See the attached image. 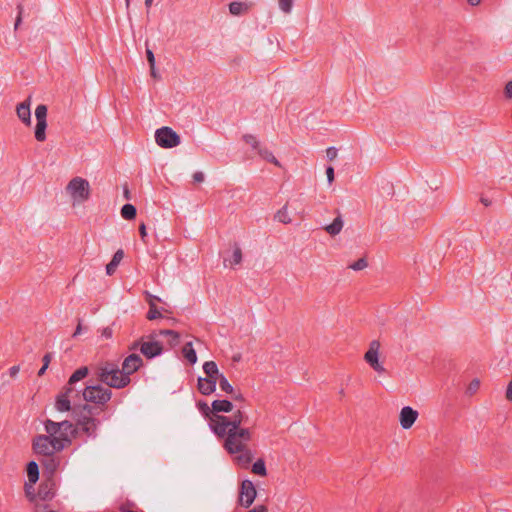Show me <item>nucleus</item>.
I'll list each match as a JSON object with an SVG mask.
<instances>
[{"instance_id": "nucleus-42", "label": "nucleus", "mask_w": 512, "mask_h": 512, "mask_svg": "<svg viewBox=\"0 0 512 512\" xmlns=\"http://www.w3.org/2000/svg\"><path fill=\"white\" fill-rule=\"evenodd\" d=\"M326 176L328 183L331 184L334 181V168L332 166L326 168Z\"/></svg>"}, {"instance_id": "nucleus-6", "label": "nucleus", "mask_w": 512, "mask_h": 512, "mask_svg": "<svg viewBox=\"0 0 512 512\" xmlns=\"http://www.w3.org/2000/svg\"><path fill=\"white\" fill-rule=\"evenodd\" d=\"M66 191L70 195L73 203H83L90 197L89 182L82 177L72 178L66 186Z\"/></svg>"}, {"instance_id": "nucleus-7", "label": "nucleus", "mask_w": 512, "mask_h": 512, "mask_svg": "<svg viewBox=\"0 0 512 512\" xmlns=\"http://www.w3.org/2000/svg\"><path fill=\"white\" fill-rule=\"evenodd\" d=\"M32 448L35 454L43 457L52 456L64 449L58 441L49 439L46 434L36 436L33 439Z\"/></svg>"}, {"instance_id": "nucleus-57", "label": "nucleus", "mask_w": 512, "mask_h": 512, "mask_svg": "<svg viewBox=\"0 0 512 512\" xmlns=\"http://www.w3.org/2000/svg\"><path fill=\"white\" fill-rule=\"evenodd\" d=\"M124 197L126 199L130 198V192H129V190H128V188L126 186L124 187Z\"/></svg>"}, {"instance_id": "nucleus-9", "label": "nucleus", "mask_w": 512, "mask_h": 512, "mask_svg": "<svg viewBox=\"0 0 512 512\" xmlns=\"http://www.w3.org/2000/svg\"><path fill=\"white\" fill-rule=\"evenodd\" d=\"M80 399V390L64 387L55 398V409L58 412H68L72 409V403Z\"/></svg>"}, {"instance_id": "nucleus-8", "label": "nucleus", "mask_w": 512, "mask_h": 512, "mask_svg": "<svg viewBox=\"0 0 512 512\" xmlns=\"http://www.w3.org/2000/svg\"><path fill=\"white\" fill-rule=\"evenodd\" d=\"M130 350L139 349L140 352L148 359L160 356L163 353V346L159 341L154 340V335L147 337L146 341L138 340L131 344Z\"/></svg>"}, {"instance_id": "nucleus-39", "label": "nucleus", "mask_w": 512, "mask_h": 512, "mask_svg": "<svg viewBox=\"0 0 512 512\" xmlns=\"http://www.w3.org/2000/svg\"><path fill=\"white\" fill-rule=\"evenodd\" d=\"M17 10H18V15L15 20L14 30H17L18 27L20 26V24L22 23V14H23V10H24L22 4L17 5Z\"/></svg>"}, {"instance_id": "nucleus-18", "label": "nucleus", "mask_w": 512, "mask_h": 512, "mask_svg": "<svg viewBox=\"0 0 512 512\" xmlns=\"http://www.w3.org/2000/svg\"><path fill=\"white\" fill-rule=\"evenodd\" d=\"M379 349L380 343L377 340H373L370 345L368 351L364 355L365 361L371 366L372 364H376L379 360Z\"/></svg>"}, {"instance_id": "nucleus-19", "label": "nucleus", "mask_w": 512, "mask_h": 512, "mask_svg": "<svg viewBox=\"0 0 512 512\" xmlns=\"http://www.w3.org/2000/svg\"><path fill=\"white\" fill-rule=\"evenodd\" d=\"M343 227H344V220H343L340 212H338V215L333 220V222L331 224L324 226L323 228L330 236H336V235L340 234Z\"/></svg>"}, {"instance_id": "nucleus-41", "label": "nucleus", "mask_w": 512, "mask_h": 512, "mask_svg": "<svg viewBox=\"0 0 512 512\" xmlns=\"http://www.w3.org/2000/svg\"><path fill=\"white\" fill-rule=\"evenodd\" d=\"M146 57L149 63V66H155V56L151 49L146 48Z\"/></svg>"}, {"instance_id": "nucleus-59", "label": "nucleus", "mask_w": 512, "mask_h": 512, "mask_svg": "<svg viewBox=\"0 0 512 512\" xmlns=\"http://www.w3.org/2000/svg\"><path fill=\"white\" fill-rule=\"evenodd\" d=\"M481 203L484 204L485 206H489L490 205V202L484 200L483 198L481 200Z\"/></svg>"}, {"instance_id": "nucleus-31", "label": "nucleus", "mask_w": 512, "mask_h": 512, "mask_svg": "<svg viewBox=\"0 0 512 512\" xmlns=\"http://www.w3.org/2000/svg\"><path fill=\"white\" fill-rule=\"evenodd\" d=\"M137 210L132 204H125L121 208V216L126 220H132L136 217Z\"/></svg>"}, {"instance_id": "nucleus-50", "label": "nucleus", "mask_w": 512, "mask_h": 512, "mask_svg": "<svg viewBox=\"0 0 512 512\" xmlns=\"http://www.w3.org/2000/svg\"><path fill=\"white\" fill-rule=\"evenodd\" d=\"M102 336L105 338H110L112 336V329L109 327H106L102 330Z\"/></svg>"}, {"instance_id": "nucleus-46", "label": "nucleus", "mask_w": 512, "mask_h": 512, "mask_svg": "<svg viewBox=\"0 0 512 512\" xmlns=\"http://www.w3.org/2000/svg\"><path fill=\"white\" fill-rule=\"evenodd\" d=\"M505 96L508 99L512 98V81H509L505 86Z\"/></svg>"}, {"instance_id": "nucleus-51", "label": "nucleus", "mask_w": 512, "mask_h": 512, "mask_svg": "<svg viewBox=\"0 0 512 512\" xmlns=\"http://www.w3.org/2000/svg\"><path fill=\"white\" fill-rule=\"evenodd\" d=\"M51 358H52V355L50 353L45 354L43 357V365L49 366Z\"/></svg>"}, {"instance_id": "nucleus-20", "label": "nucleus", "mask_w": 512, "mask_h": 512, "mask_svg": "<svg viewBox=\"0 0 512 512\" xmlns=\"http://www.w3.org/2000/svg\"><path fill=\"white\" fill-rule=\"evenodd\" d=\"M89 373V369L86 366L78 368L74 373L70 376L66 388H75V384L80 380L84 379Z\"/></svg>"}, {"instance_id": "nucleus-53", "label": "nucleus", "mask_w": 512, "mask_h": 512, "mask_svg": "<svg viewBox=\"0 0 512 512\" xmlns=\"http://www.w3.org/2000/svg\"><path fill=\"white\" fill-rule=\"evenodd\" d=\"M82 332V325L81 323H78L76 329H75V332L73 334L74 337L78 336L79 334H81Z\"/></svg>"}, {"instance_id": "nucleus-14", "label": "nucleus", "mask_w": 512, "mask_h": 512, "mask_svg": "<svg viewBox=\"0 0 512 512\" xmlns=\"http://www.w3.org/2000/svg\"><path fill=\"white\" fill-rule=\"evenodd\" d=\"M418 416H419L418 411H416L415 409H413L410 406H404L401 409L400 414H399L400 426L404 430L410 429L416 422Z\"/></svg>"}, {"instance_id": "nucleus-44", "label": "nucleus", "mask_w": 512, "mask_h": 512, "mask_svg": "<svg viewBox=\"0 0 512 512\" xmlns=\"http://www.w3.org/2000/svg\"><path fill=\"white\" fill-rule=\"evenodd\" d=\"M478 385H479L478 379H475L474 381H472V383L469 385L468 392L470 394H474L478 389Z\"/></svg>"}, {"instance_id": "nucleus-43", "label": "nucleus", "mask_w": 512, "mask_h": 512, "mask_svg": "<svg viewBox=\"0 0 512 512\" xmlns=\"http://www.w3.org/2000/svg\"><path fill=\"white\" fill-rule=\"evenodd\" d=\"M371 367L379 374H383L386 372V369L379 360L376 362V364H372Z\"/></svg>"}, {"instance_id": "nucleus-54", "label": "nucleus", "mask_w": 512, "mask_h": 512, "mask_svg": "<svg viewBox=\"0 0 512 512\" xmlns=\"http://www.w3.org/2000/svg\"><path fill=\"white\" fill-rule=\"evenodd\" d=\"M150 73H151V76L153 78H157L158 77V74H157V71H156V67L155 66H150Z\"/></svg>"}, {"instance_id": "nucleus-3", "label": "nucleus", "mask_w": 512, "mask_h": 512, "mask_svg": "<svg viewBox=\"0 0 512 512\" xmlns=\"http://www.w3.org/2000/svg\"><path fill=\"white\" fill-rule=\"evenodd\" d=\"M44 429L48 438L58 441L63 448L71 444V435L75 432L74 425L67 420L56 422L46 419L44 421Z\"/></svg>"}, {"instance_id": "nucleus-23", "label": "nucleus", "mask_w": 512, "mask_h": 512, "mask_svg": "<svg viewBox=\"0 0 512 512\" xmlns=\"http://www.w3.org/2000/svg\"><path fill=\"white\" fill-rule=\"evenodd\" d=\"M212 407L214 410V413L219 414L221 412L223 413H229L233 410V404L231 401L223 399V400H214L212 402Z\"/></svg>"}, {"instance_id": "nucleus-40", "label": "nucleus", "mask_w": 512, "mask_h": 512, "mask_svg": "<svg viewBox=\"0 0 512 512\" xmlns=\"http://www.w3.org/2000/svg\"><path fill=\"white\" fill-rule=\"evenodd\" d=\"M338 155V150L335 147H328L326 149V156L328 160L332 161L334 160Z\"/></svg>"}, {"instance_id": "nucleus-12", "label": "nucleus", "mask_w": 512, "mask_h": 512, "mask_svg": "<svg viewBox=\"0 0 512 512\" xmlns=\"http://www.w3.org/2000/svg\"><path fill=\"white\" fill-rule=\"evenodd\" d=\"M256 489L250 480H244L241 484L239 503L243 507H249L256 498Z\"/></svg>"}, {"instance_id": "nucleus-56", "label": "nucleus", "mask_w": 512, "mask_h": 512, "mask_svg": "<svg viewBox=\"0 0 512 512\" xmlns=\"http://www.w3.org/2000/svg\"><path fill=\"white\" fill-rule=\"evenodd\" d=\"M468 3L472 6H477L480 4V0H468Z\"/></svg>"}, {"instance_id": "nucleus-16", "label": "nucleus", "mask_w": 512, "mask_h": 512, "mask_svg": "<svg viewBox=\"0 0 512 512\" xmlns=\"http://www.w3.org/2000/svg\"><path fill=\"white\" fill-rule=\"evenodd\" d=\"M197 408L200 411V413L209 421V427L212 431L214 430L213 424H214L215 417H225L224 415H219V414L214 413L213 407L212 406L210 407L204 401H199L197 403Z\"/></svg>"}, {"instance_id": "nucleus-5", "label": "nucleus", "mask_w": 512, "mask_h": 512, "mask_svg": "<svg viewBox=\"0 0 512 512\" xmlns=\"http://www.w3.org/2000/svg\"><path fill=\"white\" fill-rule=\"evenodd\" d=\"M80 396L86 402L104 406L111 400L112 391L101 384L87 385L83 390H80Z\"/></svg>"}, {"instance_id": "nucleus-36", "label": "nucleus", "mask_w": 512, "mask_h": 512, "mask_svg": "<svg viewBox=\"0 0 512 512\" xmlns=\"http://www.w3.org/2000/svg\"><path fill=\"white\" fill-rule=\"evenodd\" d=\"M279 9L285 14H289L292 11L294 0H278Z\"/></svg>"}, {"instance_id": "nucleus-30", "label": "nucleus", "mask_w": 512, "mask_h": 512, "mask_svg": "<svg viewBox=\"0 0 512 512\" xmlns=\"http://www.w3.org/2000/svg\"><path fill=\"white\" fill-rule=\"evenodd\" d=\"M258 154L265 159L266 161L273 163L276 166H280V162L277 160V158L274 156L273 152L270 151L268 148H259Z\"/></svg>"}, {"instance_id": "nucleus-1", "label": "nucleus", "mask_w": 512, "mask_h": 512, "mask_svg": "<svg viewBox=\"0 0 512 512\" xmlns=\"http://www.w3.org/2000/svg\"><path fill=\"white\" fill-rule=\"evenodd\" d=\"M244 413L237 410L232 416L215 417L213 433L225 438L224 448L229 454L235 455L236 463L241 467H248L254 454L248 443L252 439V433L248 428H241Z\"/></svg>"}, {"instance_id": "nucleus-37", "label": "nucleus", "mask_w": 512, "mask_h": 512, "mask_svg": "<svg viewBox=\"0 0 512 512\" xmlns=\"http://www.w3.org/2000/svg\"><path fill=\"white\" fill-rule=\"evenodd\" d=\"M368 266L367 260L365 258H360L354 263L349 265V268L354 271H360L365 269Z\"/></svg>"}, {"instance_id": "nucleus-38", "label": "nucleus", "mask_w": 512, "mask_h": 512, "mask_svg": "<svg viewBox=\"0 0 512 512\" xmlns=\"http://www.w3.org/2000/svg\"><path fill=\"white\" fill-rule=\"evenodd\" d=\"M243 140L249 144L253 149H259V141L252 134H246L243 136Z\"/></svg>"}, {"instance_id": "nucleus-26", "label": "nucleus", "mask_w": 512, "mask_h": 512, "mask_svg": "<svg viewBox=\"0 0 512 512\" xmlns=\"http://www.w3.org/2000/svg\"><path fill=\"white\" fill-rule=\"evenodd\" d=\"M183 356L190 364H195L197 362V354L195 349L193 348L192 342H187L182 349Z\"/></svg>"}, {"instance_id": "nucleus-61", "label": "nucleus", "mask_w": 512, "mask_h": 512, "mask_svg": "<svg viewBox=\"0 0 512 512\" xmlns=\"http://www.w3.org/2000/svg\"><path fill=\"white\" fill-rule=\"evenodd\" d=\"M50 512H55V511H50Z\"/></svg>"}, {"instance_id": "nucleus-27", "label": "nucleus", "mask_w": 512, "mask_h": 512, "mask_svg": "<svg viewBox=\"0 0 512 512\" xmlns=\"http://www.w3.org/2000/svg\"><path fill=\"white\" fill-rule=\"evenodd\" d=\"M203 371L207 377L213 379H218L219 375L221 374L219 373L218 366L214 361H206L203 364Z\"/></svg>"}, {"instance_id": "nucleus-48", "label": "nucleus", "mask_w": 512, "mask_h": 512, "mask_svg": "<svg viewBox=\"0 0 512 512\" xmlns=\"http://www.w3.org/2000/svg\"><path fill=\"white\" fill-rule=\"evenodd\" d=\"M20 371V367L19 366H12L10 369H9V375L12 377V378H15L18 373Z\"/></svg>"}, {"instance_id": "nucleus-52", "label": "nucleus", "mask_w": 512, "mask_h": 512, "mask_svg": "<svg viewBox=\"0 0 512 512\" xmlns=\"http://www.w3.org/2000/svg\"><path fill=\"white\" fill-rule=\"evenodd\" d=\"M266 511H267V509L264 506L260 505V506H257L255 508L249 510L248 512H266Z\"/></svg>"}, {"instance_id": "nucleus-24", "label": "nucleus", "mask_w": 512, "mask_h": 512, "mask_svg": "<svg viewBox=\"0 0 512 512\" xmlns=\"http://www.w3.org/2000/svg\"><path fill=\"white\" fill-rule=\"evenodd\" d=\"M27 477L30 484L34 485L39 479V466L35 461H30L27 464Z\"/></svg>"}, {"instance_id": "nucleus-13", "label": "nucleus", "mask_w": 512, "mask_h": 512, "mask_svg": "<svg viewBox=\"0 0 512 512\" xmlns=\"http://www.w3.org/2000/svg\"><path fill=\"white\" fill-rule=\"evenodd\" d=\"M143 365L142 358L135 353L128 355L122 363L123 373L130 378V376L137 372Z\"/></svg>"}, {"instance_id": "nucleus-47", "label": "nucleus", "mask_w": 512, "mask_h": 512, "mask_svg": "<svg viewBox=\"0 0 512 512\" xmlns=\"http://www.w3.org/2000/svg\"><path fill=\"white\" fill-rule=\"evenodd\" d=\"M193 180L195 182H198V183L203 182L204 181V174L202 172H200V171L195 172L193 174Z\"/></svg>"}, {"instance_id": "nucleus-25", "label": "nucleus", "mask_w": 512, "mask_h": 512, "mask_svg": "<svg viewBox=\"0 0 512 512\" xmlns=\"http://www.w3.org/2000/svg\"><path fill=\"white\" fill-rule=\"evenodd\" d=\"M242 262V251L239 246H235L231 258L224 259V265L234 268Z\"/></svg>"}, {"instance_id": "nucleus-22", "label": "nucleus", "mask_w": 512, "mask_h": 512, "mask_svg": "<svg viewBox=\"0 0 512 512\" xmlns=\"http://www.w3.org/2000/svg\"><path fill=\"white\" fill-rule=\"evenodd\" d=\"M124 257V252L122 249H119L117 250L113 257H112V260L106 265V273L107 275H113L119 265V263L122 261Z\"/></svg>"}, {"instance_id": "nucleus-28", "label": "nucleus", "mask_w": 512, "mask_h": 512, "mask_svg": "<svg viewBox=\"0 0 512 512\" xmlns=\"http://www.w3.org/2000/svg\"><path fill=\"white\" fill-rule=\"evenodd\" d=\"M159 335L169 337V345L175 347L180 342V334L174 330L162 329L159 331Z\"/></svg>"}, {"instance_id": "nucleus-34", "label": "nucleus", "mask_w": 512, "mask_h": 512, "mask_svg": "<svg viewBox=\"0 0 512 512\" xmlns=\"http://www.w3.org/2000/svg\"><path fill=\"white\" fill-rule=\"evenodd\" d=\"M146 317L148 320H156L162 318V313L153 301L149 302V310Z\"/></svg>"}, {"instance_id": "nucleus-10", "label": "nucleus", "mask_w": 512, "mask_h": 512, "mask_svg": "<svg viewBox=\"0 0 512 512\" xmlns=\"http://www.w3.org/2000/svg\"><path fill=\"white\" fill-rule=\"evenodd\" d=\"M155 141L162 148H174L180 144V137L172 128L164 126L156 130Z\"/></svg>"}, {"instance_id": "nucleus-15", "label": "nucleus", "mask_w": 512, "mask_h": 512, "mask_svg": "<svg viewBox=\"0 0 512 512\" xmlns=\"http://www.w3.org/2000/svg\"><path fill=\"white\" fill-rule=\"evenodd\" d=\"M31 96H29L25 101L19 103L16 106V114L17 117L22 121L26 126L31 125Z\"/></svg>"}, {"instance_id": "nucleus-45", "label": "nucleus", "mask_w": 512, "mask_h": 512, "mask_svg": "<svg viewBox=\"0 0 512 512\" xmlns=\"http://www.w3.org/2000/svg\"><path fill=\"white\" fill-rule=\"evenodd\" d=\"M139 232H140V236H141L142 241L146 242L147 232H146V226H145L144 223H142L139 226Z\"/></svg>"}, {"instance_id": "nucleus-33", "label": "nucleus", "mask_w": 512, "mask_h": 512, "mask_svg": "<svg viewBox=\"0 0 512 512\" xmlns=\"http://www.w3.org/2000/svg\"><path fill=\"white\" fill-rule=\"evenodd\" d=\"M252 472L262 477L267 475L266 465L263 459H258L254 462Z\"/></svg>"}, {"instance_id": "nucleus-29", "label": "nucleus", "mask_w": 512, "mask_h": 512, "mask_svg": "<svg viewBox=\"0 0 512 512\" xmlns=\"http://www.w3.org/2000/svg\"><path fill=\"white\" fill-rule=\"evenodd\" d=\"M275 220L283 223V224H290L292 222V219L288 213V207L287 205H284L281 209H279L274 216Z\"/></svg>"}, {"instance_id": "nucleus-32", "label": "nucleus", "mask_w": 512, "mask_h": 512, "mask_svg": "<svg viewBox=\"0 0 512 512\" xmlns=\"http://www.w3.org/2000/svg\"><path fill=\"white\" fill-rule=\"evenodd\" d=\"M217 383L219 384V387L223 392H225L227 394L234 393V387L229 383V381L223 374L219 375V377L217 379Z\"/></svg>"}, {"instance_id": "nucleus-17", "label": "nucleus", "mask_w": 512, "mask_h": 512, "mask_svg": "<svg viewBox=\"0 0 512 512\" xmlns=\"http://www.w3.org/2000/svg\"><path fill=\"white\" fill-rule=\"evenodd\" d=\"M217 379L209 378V377H199L198 378V390L203 395H210L216 390Z\"/></svg>"}, {"instance_id": "nucleus-35", "label": "nucleus", "mask_w": 512, "mask_h": 512, "mask_svg": "<svg viewBox=\"0 0 512 512\" xmlns=\"http://www.w3.org/2000/svg\"><path fill=\"white\" fill-rule=\"evenodd\" d=\"M246 9H247V6L242 2L235 1V2H231L229 4V11L233 15H240Z\"/></svg>"}, {"instance_id": "nucleus-21", "label": "nucleus", "mask_w": 512, "mask_h": 512, "mask_svg": "<svg viewBox=\"0 0 512 512\" xmlns=\"http://www.w3.org/2000/svg\"><path fill=\"white\" fill-rule=\"evenodd\" d=\"M42 466L51 474H53L60 465V458L55 454L52 456H45L41 460Z\"/></svg>"}, {"instance_id": "nucleus-55", "label": "nucleus", "mask_w": 512, "mask_h": 512, "mask_svg": "<svg viewBox=\"0 0 512 512\" xmlns=\"http://www.w3.org/2000/svg\"><path fill=\"white\" fill-rule=\"evenodd\" d=\"M47 368H48V366L43 365V366L40 368V370L38 371V375H39V376H42V375L45 373V371L47 370Z\"/></svg>"}, {"instance_id": "nucleus-60", "label": "nucleus", "mask_w": 512, "mask_h": 512, "mask_svg": "<svg viewBox=\"0 0 512 512\" xmlns=\"http://www.w3.org/2000/svg\"><path fill=\"white\" fill-rule=\"evenodd\" d=\"M126 7L128 8L130 5V0H125Z\"/></svg>"}, {"instance_id": "nucleus-2", "label": "nucleus", "mask_w": 512, "mask_h": 512, "mask_svg": "<svg viewBox=\"0 0 512 512\" xmlns=\"http://www.w3.org/2000/svg\"><path fill=\"white\" fill-rule=\"evenodd\" d=\"M96 378L108 388L122 389L127 387L131 378L126 376L118 365L112 362H106L99 365L95 370Z\"/></svg>"}, {"instance_id": "nucleus-11", "label": "nucleus", "mask_w": 512, "mask_h": 512, "mask_svg": "<svg viewBox=\"0 0 512 512\" xmlns=\"http://www.w3.org/2000/svg\"><path fill=\"white\" fill-rule=\"evenodd\" d=\"M36 126L34 130L35 139L38 142H44L46 140V129H47V106L39 104L35 109Z\"/></svg>"}, {"instance_id": "nucleus-58", "label": "nucleus", "mask_w": 512, "mask_h": 512, "mask_svg": "<svg viewBox=\"0 0 512 512\" xmlns=\"http://www.w3.org/2000/svg\"><path fill=\"white\" fill-rule=\"evenodd\" d=\"M153 1H154V0H145V6H146L147 8H150V7L152 6V4H153Z\"/></svg>"}, {"instance_id": "nucleus-49", "label": "nucleus", "mask_w": 512, "mask_h": 512, "mask_svg": "<svg viewBox=\"0 0 512 512\" xmlns=\"http://www.w3.org/2000/svg\"><path fill=\"white\" fill-rule=\"evenodd\" d=\"M232 395V398L236 401H244V396L241 392H235Z\"/></svg>"}, {"instance_id": "nucleus-4", "label": "nucleus", "mask_w": 512, "mask_h": 512, "mask_svg": "<svg viewBox=\"0 0 512 512\" xmlns=\"http://www.w3.org/2000/svg\"><path fill=\"white\" fill-rule=\"evenodd\" d=\"M93 408L84 404L78 409H73V416L77 426L89 437H95L98 421L92 417Z\"/></svg>"}]
</instances>
